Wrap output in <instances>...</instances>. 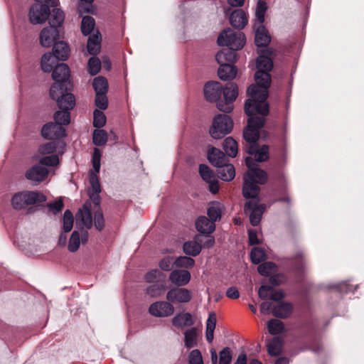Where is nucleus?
I'll use <instances>...</instances> for the list:
<instances>
[{"mask_svg": "<svg viewBox=\"0 0 364 364\" xmlns=\"http://www.w3.org/2000/svg\"><path fill=\"white\" fill-rule=\"evenodd\" d=\"M92 87L97 93H107L109 89V85L106 77L103 76L96 77L92 82Z\"/></svg>", "mask_w": 364, "mask_h": 364, "instance_id": "nucleus-37", "label": "nucleus"}, {"mask_svg": "<svg viewBox=\"0 0 364 364\" xmlns=\"http://www.w3.org/2000/svg\"><path fill=\"white\" fill-rule=\"evenodd\" d=\"M41 135L46 139H58L66 136L65 129L56 122H48L41 129Z\"/></svg>", "mask_w": 364, "mask_h": 364, "instance_id": "nucleus-14", "label": "nucleus"}, {"mask_svg": "<svg viewBox=\"0 0 364 364\" xmlns=\"http://www.w3.org/2000/svg\"><path fill=\"white\" fill-rule=\"evenodd\" d=\"M287 280V277L284 274H275L271 275L269 278V283L272 285L271 287H277L284 283Z\"/></svg>", "mask_w": 364, "mask_h": 364, "instance_id": "nucleus-61", "label": "nucleus"}, {"mask_svg": "<svg viewBox=\"0 0 364 364\" xmlns=\"http://www.w3.org/2000/svg\"><path fill=\"white\" fill-rule=\"evenodd\" d=\"M174 307L170 301H156L149 308L151 315L156 317H168L173 314Z\"/></svg>", "mask_w": 364, "mask_h": 364, "instance_id": "nucleus-15", "label": "nucleus"}, {"mask_svg": "<svg viewBox=\"0 0 364 364\" xmlns=\"http://www.w3.org/2000/svg\"><path fill=\"white\" fill-rule=\"evenodd\" d=\"M90 183L91 188L89 190V193H100L101 192L98 176L94 172L90 173Z\"/></svg>", "mask_w": 364, "mask_h": 364, "instance_id": "nucleus-57", "label": "nucleus"}, {"mask_svg": "<svg viewBox=\"0 0 364 364\" xmlns=\"http://www.w3.org/2000/svg\"><path fill=\"white\" fill-rule=\"evenodd\" d=\"M80 245V234L77 231L75 230L71 234V236L69 240L68 248L70 252H75L78 250Z\"/></svg>", "mask_w": 364, "mask_h": 364, "instance_id": "nucleus-51", "label": "nucleus"}, {"mask_svg": "<svg viewBox=\"0 0 364 364\" xmlns=\"http://www.w3.org/2000/svg\"><path fill=\"white\" fill-rule=\"evenodd\" d=\"M232 359V352L229 347H225L219 352L218 364H231Z\"/></svg>", "mask_w": 364, "mask_h": 364, "instance_id": "nucleus-52", "label": "nucleus"}, {"mask_svg": "<svg viewBox=\"0 0 364 364\" xmlns=\"http://www.w3.org/2000/svg\"><path fill=\"white\" fill-rule=\"evenodd\" d=\"M189 364H203L200 351L198 349L193 350L188 357Z\"/></svg>", "mask_w": 364, "mask_h": 364, "instance_id": "nucleus-60", "label": "nucleus"}, {"mask_svg": "<svg viewBox=\"0 0 364 364\" xmlns=\"http://www.w3.org/2000/svg\"><path fill=\"white\" fill-rule=\"evenodd\" d=\"M95 25V19L90 16H85L82 18L81 23V31L84 36L91 33Z\"/></svg>", "mask_w": 364, "mask_h": 364, "instance_id": "nucleus-40", "label": "nucleus"}, {"mask_svg": "<svg viewBox=\"0 0 364 364\" xmlns=\"http://www.w3.org/2000/svg\"><path fill=\"white\" fill-rule=\"evenodd\" d=\"M250 259L253 264H258L266 259V254L262 248L255 247L250 252Z\"/></svg>", "mask_w": 364, "mask_h": 364, "instance_id": "nucleus-45", "label": "nucleus"}, {"mask_svg": "<svg viewBox=\"0 0 364 364\" xmlns=\"http://www.w3.org/2000/svg\"><path fill=\"white\" fill-rule=\"evenodd\" d=\"M244 150L250 155H254L257 162L266 161L269 157V146L266 144L259 146L258 143L253 145L245 146Z\"/></svg>", "mask_w": 364, "mask_h": 364, "instance_id": "nucleus-20", "label": "nucleus"}, {"mask_svg": "<svg viewBox=\"0 0 364 364\" xmlns=\"http://www.w3.org/2000/svg\"><path fill=\"white\" fill-rule=\"evenodd\" d=\"M246 42L245 34L240 31H234L231 28L223 30L219 35L217 43L220 46H227L232 49L240 50Z\"/></svg>", "mask_w": 364, "mask_h": 364, "instance_id": "nucleus-7", "label": "nucleus"}, {"mask_svg": "<svg viewBox=\"0 0 364 364\" xmlns=\"http://www.w3.org/2000/svg\"><path fill=\"white\" fill-rule=\"evenodd\" d=\"M218 75L222 80H231L236 77L237 69L234 65L218 63Z\"/></svg>", "mask_w": 364, "mask_h": 364, "instance_id": "nucleus-26", "label": "nucleus"}, {"mask_svg": "<svg viewBox=\"0 0 364 364\" xmlns=\"http://www.w3.org/2000/svg\"><path fill=\"white\" fill-rule=\"evenodd\" d=\"M208 159L209 162L214 166L220 167L221 165H224V163L228 161V159L226 157L225 153L220 149L211 147L208 151Z\"/></svg>", "mask_w": 364, "mask_h": 364, "instance_id": "nucleus-24", "label": "nucleus"}, {"mask_svg": "<svg viewBox=\"0 0 364 364\" xmlns=\"http://www.w3.org/2000/svg\"><path fill=\"white\" fill-rule=\"evenodd\" d=\"M265 123V119L261 117L248 118L247 124L243 130V138L246 142L245 146H250L257 144L259 138V129Z\"/></svg>", "mask_w": 364, "mask_h": 364, "instance_id": "nucleus-9", "label": "nucleus"}, {"mask_svg": "<svg viewBox=\"0 0 364 364\" xmlns=\"http://www.w3.org/2000/svg\"><path fill=\"white\" fill-rule=\"evenodd\" d=\"M246 14L242 9H237L230 16V23L235 28L242 29L247 23Z\"/></svg>", "mask_w": 364, "mask_h": 364, "instance_id": "nucleus-25", "label": "nucleus"}, {"mask_svg": "<svg viewBox=\"0 0 364 364\" xmlns=\"http://www.w3.org/2000/svg\"><path fill=\"white\" fill-rule=\"evenodd\" d=\"M267 181V173L259 168L247 171L244 177L243 196L245 198H255L259 196L260 191L258 184H264Z\"/></svg>", "mask_w": 364, "mask_h": 364, "instance_id": "nucleus-3", "label": "nucleus"}, {"mask_svg": "<svg viewBox=\"0 0 364 364\" xmlns=\"http://www.w3.org/2000/svg\"><path fill=\"white\" fill-rule=\"evenodd\" d=\"M218 176L224 181H231L235 176V169L232 164L226 161L217 169Z\"/></svg>", "mask_w": 364, "mask_h": 364, "instance_id": "nucleus-28", "label": "nucleus"}, {"mask_svg": "<svg viewBox=\"0 0 364 364\" xmlns=\"http://www.w3.org/2000/svg\"><path fill=\"white\" fill-rule=\"evenodd\" d=\"M267 328L270 334L277 335L281 333L284 331V326L282 321L272 318L268 321Z\"/></svg>", "mask_w": 364, "mask_h": 364, "instance_id": "nucleus-41", "label": "nucleus"}, {"mask_svg": "<svg viewBox=\"0 0 364 364\" xmlns=\"http://www.w3.org/2000/svg\"><path fill=\"white\" fill-rule=\"evenodd\" d=\"M74 217L70 210H66L63 217V230L65 233L71 231L73 227Z\"/></svg>", "mask_w": 364, "mask_h": 364, "instance_id": "nucleus-47", "label": "nucleus"}, {"mask_svg": "<svg viewBox=\"0 0 364 364\" xmlns=\"http://www.w3.org/2000/svg\"><path fill=\"white\" fill-rule=\"evenodd\" d=\"M271 41V37L266 30L264 26L262 24L258 26L255 31V43L257 48H261L262 49L258 50L259 56L258 58L263 55L270 58V52L267 48V46L269 44Z\"/></svg>", "mask_w": 364, "mask_h": 364, "instance_id": "nucleus-12", "label": "nucleus"}, {"mask_svg": "<svg viewBox=\"0 0 364 364\" xmlns=\"http://www.w3.org/2000/svg\"><path fill=\"white\" fill-rule=\"evenodd\" d=\"M57 142L49 141L39 146L38 153L40 155L53 154L57 149Z\"/></svg>", "mask_w": 364, "mask_h": 364, "instance_id": "nucleus-49", "label": "nucleus"}, {"mask_svg": "<svg viewBox=\"0 0 364 364\" xmlns=\"http://www.w3.org/2000/svg\"><path fill=\"white\" fill-rule=\"evenodd\" d=\"M185 346L191 349L198 345V332L196 328L188 329L184 333Z\"/></svg>", "mask_w": 364, "mask_h": 364, "instance_id": "nucleus-36", "label": "nucleus"}, {"mask_svg": "<svg viewBox=\"0 0 364 364\" xmlns=\"http://www.w3.org/2000/svg\"><path fill=\"white\" fill-rule=\"evenodd\" d=\"M60 38V29L47 26L45 27L40 34V42L43 47H50Z\"/></svg>", "mask_w": 364, "mask_h": 364, "instance_id": "nucleus-18", "label": "nucleus"}, {"mask_svg": "<svg viewBox=\"0 0 364 364\" xmlns=\"http://www.w3.org/2000/svg\"><path fill=\"white\" fill-rule=\"evenodd\" d=\"M50 7L47 4H34L29 11V20L33 24L44 23L49 17Z\"/></svg>", "mask_w": 364, "mask_h": 364, "instance_id": "nucleus-13", "label": "nucleus"}, {"mask_svg": "<svg viewBox=\"0 0 364 364\" xmlns=\"http://www.w3.org/2000/svg\"><path fill=\"white\" fill-rule=\"evenodd\" d=\"M281 347V339L277 337H274L267 345V352L270 355L276 356L279 353Z\"/></svg>", "mask_w": 364, "mask_h": 364, "instance_id": "nucleus-46", "label": "nucleus"}, {"mask_svg": "<svg viewBox=\"0 0 364 364\" xmlns=\"http://www.w3.org/2000/svg\"><path fill=\"white\" fill-rule=\"evenodd\" d=\"M276 264L272 262H266L259 264L257 267L258 272L262 276H269L274 272Z\"/></svg>", "mask_w": 364, "mask_h": 364, "instance_id": "nucleus-50", "label": "nucleus"}, {"mask_svg": "<svg viewBox=\"0 0 364 364\" xmlns=\"http://www.w3.org/2000/svg\"><path fill=\"white\" fill-rule=\"evenodd\" d=\"M172 323L176 327L181 328L191 326L193 325L194 321L190 313H183L176 315L172 319Z\"/></svg>", "mask_w": 364, "mask_h": 364, "instance_id": "nucleus-31", "label": "nucleus"}, {"mask_svg": "<svg viewBox=\"0 0 364 364\" xmlns=\"http://www.w3.org/2000/svg\"><path fill=\"white\" fill-rule=\"evenodd\" d=\"M89 73L92 75H97L101 69V62L99 58L92 57L88 60Z\"/></svg>", "mask_w": 364, "mask_h": 364, "instance_id": "nucleus-58", "label": "nucleus"}, {"mask_svg": "<svg viewBox=\"0 0 364 364\" xmlns=\"http://www.w3.org/2000/svg\"><path fill=\"white\" fill-rule=\"evenodd\" d=\"M223 148L225 151V154H227L229 157L234 158L237 154V142L231 136L227 137L223 141Z\"/></svg>", "mask_w": 364, "mask_h": 364, "instance_id": "nucleus-32", "label": "nucleus"}, {"mask_svg": "<svg viewBox=\"0 0 364 364\" xmlns=\"http://www.w3.org/2000/svg\"><path fill=\"white\" fill-rule=\"evenodd\" d=\"M237 50L229 47L222 49L215 55L218 63L234 65L237 60Z\"/></svg>", "mask_w": 364, "mask_h": 364, "instance_id": "nucleus-23", "label": "nucleus"}, {"mask_svg": "<svg viewBox=\"0 0 364 364\" xmlns=\"http://www.w3.org/2000/svg\"><path fill=\"white\" fill-rule=\"evenodd\" d=\"M191 278V273L188 270L175 269L171 272L168 279L176 287H183L189 283Z\"/></svg>", "mask_w": 364, "mask_h": 364, "instance_id": "nucleus-22", "label": "nucleus"}, {"mask_svg": "<svg viewBox=\"0 0 364 364\" xmlns=\"http://www.w3.org/2000/svg\"><path fill=\"white\" fill-rule=\"evenodd\" d=\"M290 264L293 272L298 276H301L306 267V257L302 250L296 251L293 256L289 258Z\"/></svg>", "mask_w": 364, "mask_h": 364, "instance_id": "nucleus-21", "label": "nucleus"}, {"mask_svg": "<svg viewBox=\"0 0 364 364\" xmlns=\"http://www.w3.org/2000/svg\"><path fill=\"white\" fill-rule=\"evenodd\" d=\"M292 311L293 306L290 303L281 302L273 307L272 313L277 318H287L291 314Z\"/></svg>", "mask_w": 364, "mask_h": 364, "instance_id": "nucleus-29", "label": "nucleus"}, {"mask_svg": "<svg viewBox=\"0 0 364 364\" xmlns=\"http://www.w3.org/2000/svg\"><path fill=\"white\" fill-rule=\"evenodd\" d=\"M223 92V85L217 81H210L205 83L204 86V95L209 102L220 101V97Z\"/></svg>", "mask_w": 364, "mask_h": 364, "instance_id": "nucleus-19", "label": "nucleus"}, {"mask_svg": "<svg viewBox=\"0 0 364 364\" xmlns=\"http://www.w3.org/2000/svg\"><path fill=\"white\" fill-rule=\"evenodd\" d=\"M106 116L101 109H95L93 112V126L97 129L103 127L106 124Z\"/></svg>", "mask_w": 364, "mask_h": 364, "instance_id": "nucleus-48", "label": "nucleus"}, {"mask_svg": "<svg viewBox=\"0 0 364 364\" xmlns=\"http://www.w3.org/2000/svg\"><path fill=\"white\" fill-rule=\"evenodd\" d=\"M198 171L200 177L205 182H210L214 178L213 171L205 164H200Z\"/></svg>", "mask_w": 364, "mask_h": 364, "instance_id": "nucleus-55", "label": "nucleus"}, {"mask_svg": "<svg viewBox=\"0 0 364 364\" xmlns=\"http://www.w3.org/2000/svg\"><path fill=\"white\" fill-rule=\"evenodd\" d=\"M247 201L245 204V211L250 213V221L252 225L257 226L259 225L262 215L265 210L264 204H259V200L258 196L255 198Z\"/></svg>", "mask_w": 364, "mask_h": 364, "instance_id": "nucleus-11", "label": "nucleus"}, {"mask_svg": "<svg viewBox=\"0 0 364 364\" xmlns=\"http://www.w3.org/2000/svg\"><path fill=\"white\" fill-rule=\"evenodd\" d=\"M63 206L64 204L61 199L56 200L53 203H48L47 204V207L49 211L52 212L55 215L60 213L63 208Z\"/></svg>", "mask_w": 364, "mask_h": 364, "instance_id": "nucleus-62", "label": "nucleus"}, {"mask_svg": "<svg viewBox=\"0 0 364 364\" xmlns=\"http://www.w3.org/2000/svg\"><path fill=\"white\" fill-rule=\"evenodd\" d=\"M49 26L55 27L59 29L64 22L65 15L62 10L54 8L52 11H50L48 17Z\"/></svg>", "mask_w": 364, "mask_h": 364, "instance_id": "nucleus-30", "label": "nucleus"}, {"mask_svg": "<svg viewBox=\"0 0 364 364\" xmlns=\"http://www.w3.org/2000/svg\"><path fill=\"white\" fill-rule=\"evenodd\" d=\"M52 77L55 82L50 89L51 98L58 97L60 94L70 93L73 84L70 81V70L68 65L64 63H58V61L53 65Z\"/></svg>", "mask_w": 364, "mask_h": 364, "instance_id": "nucleus-2", "label": "nucleus"}, {"mask_svg": "<svg viewBox=\"0 0 364 364\" xmlns=\"http://www.w3.org/2000/svg\"><path fill=\"white\" fill-rule=\"evenodd\" d=\"M225 101H219L217 103L218 109L225 113H230L233 109V102L238 96V87L235 82H230L226 83L225 87H223V92Z\"/></svg>", "mask_w": 364, "mask_h": 364, "instance_id": "nucleus-10", "label": "nucleus"}, {"mask_svg": "<svg viewBox=\"0 0 364 364\" xmlns=\"http://www.w3.org/2000/svg\"><path fill=\"white\" fill-rule=\"evenodd\" d=\"M81 221L85 228L90 229L92 227V215L90 209V205L87 206V204L84 205V209L80 211Z\"/></svg>", "mask_w": 364, "mask_h": 364, "instance_id": "nucleus-39", "label": "nucleus"}, {"mask_svg": "<svg viewBox=\"0 0 364 364\" xmlns=\"http://www.w3.org/2000/svg\"><path fill=\"white\" fill-rule=\"evenodd\" d=\"M173 258L171 257H165L159 262V267L161 270L168 272L171 269Z\"/></svg>", "mask_w": 364, "mask_h": 364, "instance_id": "nucleus-63", "label": "nucleus"}, {"mask_svg": "<svg viewBox=\"0 0 364 364\" xmlns=\"http://www.w3.org/2000/svg\"><path fill=\"white\" fill-rule=\"evenodd\" d=\"M92 140L95 145L103 146L107 141V133L104 129H95L93 132Z\"/></svg>", "mask_w": 364, "mask_h": 364, "instance_id": "nucleus-43", "label": "nucleus"}, {"mask_svg": "<svg viewBox=\"0 0 364 364\" xmlns=\"http://www.w3.org/2000/svg\"><path fill=\"white\" fill-rule=\"evenodd\" d=\"M95 105L98 109H107L109 105L107 93H97L95 95Z\"/></svg>", "mask_w": 364, "mask_h": 364, "instance_id": "nucleus-54", "label": "nucleus"}, {"mask_svg": "<svg viewBox=\"0 0 364 364\" xmlns=\"http://www.w3.org/2000/svg\"><path fill=\"white\" fill-rule=\"evenodd\" d=\"M272 290V287L271 286H269V285H262L259 289V291H258V295H259V297L261 299H269V296H270V294H271V291Z\"/></svg>", "mask_w": 364, "mask_h": 364, "instance_id": "nucleus-64", "label": "nucleus"}, {"mask_svg": "<svg viewBox=\"0 0 364 364\" xmlns=\"http://www.w3.org/2000/svg\"><path fill=\"white\" fill-rule=\"evenodd\" d=\"M216 315L214 312L209 314L206 321L205 337L208 343H212L214 338V330L216 326Z\"/></svg>", "mask_w": 364, "mask_h": 364, "instance_id": "nucleus-34", "label": "nucleus"}, {"mask_svg": "<svg viewBox=\"0 0 364 364\" xmlns=\"http://www.w3.org/2000/svg\"><path fill=\"white\" fill-rule=\"evenodd\" d=\"M59 157L56 154L43 156L39 159V164L46 166H56L59 164Z\"/></svg>", "mask_w": 364, "mask_h": 364, "instance_id": "nucleus-56", "label": "nucleus"}, {"mask_svg": "<svg viewBox=\"0 0 364 364\" xmlns=\"http://www.w3.org/2000/svg\"><path fill=\"white\" fill-rule=\"evenodd\" d=\"M232 127L231 117L227 114H219L214 117L209 133L213 138L218 139L229 134Z\"/></svg>", "mask_w": 364, "mask_h": 364, "instance_id": "nucleus-8", "label": "nucleus"}, {"mask_svg": "<svg viewBox=\"0 0 364 364\" xmlns=\"http://www.w3.org/2000/svg\"><path fill=\"white\" fill-rule=\"evenodd\" d=\"M207 214L208 219L213 223L221 219L222 211L220 204L219 203H213L208 208Z\"/></svg>", "mask_w": 364, "mask_h": 364, "instance_id": "nucleus-38", "label": "nucleus"}, {"mask_svg": "<svg viewBox=\"0 0 364 364\" xmlns=\"http://www.w3.org/2000/svg\"><path fill=\"white\" fill-rule=\"evenodd\" d=\"M197 230L202 234H211L215 230V225L205 216H200L196 221Z\"/></svg>", "mask_w": 364, "mask_h": 364, "instance_id": "nucleus-27", "label": "nucleus"}, {"mask_svg": "<svg viewBox=\"0 0 364 364\" xmlns=\"http://www.w3.org/2000/svg\"><path fill=\"white\" fill-rule=\"evenodd\" d=\"M166 291V286L164 284L155 283L146 289V294L151 297L157 298L161 296Z\"/></svg>", "mask_w": 364, "mask_h": 364, "instance_id": "nucleus-42", "label": "nucleus"}, {"mask_svg": "<svg viewBox=\"0 0 364 364\" xmlns=\"http://www.w3.org/2000/svg\"><path fill=\"white\" fill-rule=\"evenodd\" d=\"M94 225L98 231H102L105 228V220L101 208L95 211Z\"/></svg>", "mask_w": 364, "mask_h": 364, "instance_id": "nucleus-59", "label": "nucleus"}, {"mask_svg": "<svg viewBox=\"0 0 364 364\" xmlns=\"http://www.w3.org/2000/svg\"><path fill=\"white\" fill-rule=\"evenodd\" d=\"M46 196L36 191H24L15 193L11 198V205L15 210H21L29 205L46 201Z\"/></svg>", "mask_w": 364, "mask_h": 364, "instance_id": "nucleus-6", "label": "nucleus"}, {"mask_svg": "<svg viewBox=\"0 0 364 364\" xmlns=\"http://www.w3.org/2000/svg\"><path fill=\"white\" fill-rule=\"evenodd\" d=\"M273 68L272 60L265 55H260L256 60L257 71L255 74V85H250L247 90L250 97L245 104V112L249 117H264L269 114L267 102L268 88L271 84L269 72Z\"/></svg>", "mask_w": 364, "mask_h": 364, "instance_id": "nucleus-1", "label": "nucleus"}, {"mask_svg": "<svg viewBox=\"0 0 364 364\" xmlns=\"http://www.w3.org/2000/svg\"><path fill=\"white\" fill-rule=\"evenodd\" d=\"M70 54L68 45L64 41H56L53 45V53H45L41 58V66L45 73H50L58 60H66Z\"/></svg>", "mask_w": 364, "mask_h": 364, "instance_id": "nucleus-4", "label": "nucleus"}, {"mask_svg": "<svg viewBox=\"0 0 364 364\" xmlns=\"http://www.w3.org/2000/svg\"><path fill=\"white\" fill-rule=\"evenodd\" d=\"M179 287L171 289L166 294V299L170 303H187L192 299L190 290Z\"/></svg>", "mask_w": 364, "mask_h": 364, "instance_id": "nucleus-17", "label": "nucleus"}, {"mask_svg": "<svg viewBox=\"0 0 364 364\" xmlns=\"http://www.w3.org/2000/svg\"><path fill=\"white\" fill-rule=\"evenodd\" d=\"M101 36L99 32L90 36L87 43V51L90 55H96L100 50Z\"/></svg>", "mask_w": 364, "mask_h": 364, "instance_id": "nucleus-33", "label": "nucleus"}, {"mask_svg": "<svg viewBox=\"0 0 364 364\" xmlns=\"http://www.w3.org/2000/svg\"><path fill=\"white\" fill-rule=\"evenodd\" d=\"M49 173L47 168L40 164H36L28 168L25 173L27 180L38 184L46 179Z\"/></svg>", "mask_w": 364, "mask_h": 364, "instance_id": "nucleus-16", "label": "nucleus"}, {"mask_svg": "<svg viewBox=\"0 0 364 364\" xmlns=\"http://www.w3.org/2000/svg\"><path fill=\"white\" fill-rule=\"evenodd\" d=\"M173 264L177 267L191 268L195 264V260L189 257L180 256L176 259Z\"/></svg>", "mask_w": 364, "mask_h": 364, "instance_id": "nucleus-53", "label": "nucleus"}, {"mask_svg": "<svg viewBox=\"0 0 364 364\" xmlns=\"http://www.w3.org/2000/svg\"><path fill=\"white\" fill-rule=\"evenodd\" d=\"M183 250L186 255L196 257L200 254L202 245L194 240L187 241L184 242Z\"/></svg>", "mask_w": 364, "mask_h": 364, "instance_id": "nucleus-35", "label": "nucleus"}, {"mask_svg": "<svg viewBox=\"0 0 364 364\" xmlns=\"http://www.w3.org/2000/svg\"><path fill=\"white\" fill-rule=\"evenodd\" d=\"M267 10V5L264 0H259L257 3L255 16L260 25H262L264 21V15Z\"/></svg>", "mask_w": 364, "mask_h": 364, "instance_id": "nucleus-44", "label": "nucleus"}, {"mask_svg": "<svg viewBox=\"0 0 364 364\" xmlns=\"http://www.w3.org/2000/svg\"><path fill=\"white\" fill-rule=\"evenodd\" d=\"M56 100L60 110L55 112L53 118L55 122L60 125H68L70 122V110L75 105V97L72 93L60 94L58 97L52 98Z\"/></svg>", "mask_w": 364, "mask_h": 364, "instance_id": "nucleus-5", "label": "nucleus"}]
</instances>
